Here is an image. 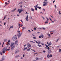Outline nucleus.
I'll return each mask as SVG.
<instances>
[{
  "mask_svg": "<svg viewBox=\"0 0 61 61\" xmlns=\"http://www.w3.org/2000/svg\"><path fill=\"white\" fill-rule=\"evenodd\" d=\"M10 49H8L7 50L6 48H4L2 50V52H3V54H4V53H5V51H6L7 50V51H9Z\"/></svg>",
  "mask_w": 61,
  "mask_h": 61,
  "instance_id": "obj_1",
  "label": "nucleus"
},
{
  "mask_svg": "<svg viewBox=\"0 0 61 61\" xmlns=\"http://www.w3.org/2000/svg\"><path fill=\"white\" fill-rule=\"evenodd\" d=\"M46 48L48 50V54H50V53H52V51H51V50H49L50 49L49 46L48 47H47Z\"/></svg>",
  "mask_w": 61,
  "mask_h": 61,
  "instance_id": "obj_2",
  "label": "nucleus"
},
{
  "mask_svg": "<svg viewBox=\"0 0 61 61\" xmlns=\"http://www.w3.org/2000/svg\"><path fill=\"white\" fill-rule=\"evenodd\" d=\"M18 12H19V13H21L22 11H24V9H18Z\"/></svg>",
  "mask_w": 61,
  "mask_h": 61,
  "instance_id": "obj_3",
  "label": "nucleus"
},
{
  "mask_svg": "<svg viewBox=\"0 0 61 61\" xmlns=\"http://www.w3.org/2000/svg\"><path fill=\"white\" fill-rule=\"evenodd\" d=\"M47 57L48 58H49V57H52V55L51 54H48L47 55Z\"/></svg>",
  "mask_w": 61,
  "mask_h": 61,
  "instance_id": "obj_4",
  "label": "nucleus"
},
{
  "mask_svg": "<svg viewBox=\"0 0 61 61\" xmlns=\"http://www.w3.org/2000/svg\"><path fill=\"white\" fill-rule=\"evenodd\" d=\"M14 39L13 40V41H15V39H17V36H16V35L15 37H13L12 38V39H14Z\"/></svg>",
  "mask_w": 61,
  "mask_h": 61,
  "instance_id": "obj_5",
  "label": "nucleus"
},
{
  "mask_svg": "<svg viewBox=\"0 0 61 61\" xmlns=\"http://www.w3.org/2000/svg\"><path fill=\"white\" fill-rule=\"evenodd\" d=\"M19 52V50H18V49H17L15 50V53L16 54L17 53H18Z\"/></svg>",
  "mask_w": 61,
  "mask_h": 61,
  "instance_id": "obj_6",
  "label": "nucleus"
},
{
  "mask_svg": "<svg viewBox=\"0 0 61 61\" xmlns=\"http://www.w3.org/2000/svg\"><path fill=\"white\" fill-rule=\"evenodd\" d=\"M46 19L47 20V21L45 23V24H46L47 23H48V22L47 21H48V20H49V19H48V18H47V17H46Z\"/></svg>",
  "mask_w": 61,
  "mask_h": 61,
  "instance_id": "obj_7",
  "label": "nucleus"
},
{
  "mask_svg": "<svg viewBox=\"0 0 61 61\" xmlns=\"http://www.w3.org/2000/svg\"><path fill=\"white\" fill-rule=\"evenodd\" d=\"M28 48H29V47H31V45L30 44H28Z\"/></svg>",
  "mask_w": 61,
  "mask_h": 61,
  "instance_id": "obj_8",
  "label": "nucleus"
},
{
  "mask_svg": "<svg viewBox=\"0 0 61 61\" xmlns=\"http://www.w3.org/2000/svg\"><path fill=\"white\" fill-rule=\"evenodd\" d=\"M36 43H38V44H40L41 43V42L40 41H39L38 42L36 41Z\"/></svg>",
  "mask_w": 61,
  "mask_h": 61,
  "instance_id": "obj_9",
  "label": "nucleus"
},
{
  "mask_svg": "<svg viewBox=\"0 0 61 61\" xmlns=\"http://www.w3.org/2000/svg\"><path fill=\"white\" fill-rule=\"evenodd\" d=\"M26 21H28V15H27L26 18H25Z\"/></svg>",
  "mask_w": 61,
  "mask_h": 61,
  "instance_id": "obj_10",
  "label": "nucleus"
},
{
  "mask_svg": "<svg viewBox=\"0 0 61 61\" xmlns=\"http://www.w3.org/2000/svg\"><path fill=\"white\" fill-rule=\"evenodd\" d=\"M10 42H11V41H10V40H8V42H7V44L6 45H9V43H10Z\"/></svg>",
  "mask_w": 61,
  "mask_h": 61,
  "instance_id": "obj_11",
  "label": "nucleus"
},
{
  "mask_svg": "<svg viewBox=\"0 0 61 61\" xmlns=\"http://www.w3.org/2000/svg\"><path fill=\"white\" fill-rule=\"evenodd\" d=\"M21 35V33H19V34H18L17 35V36H19H19H20Z\"/></svg>",
  "mask_w": 61,
  "mask_h": 61,
  "instance_id": "obj_12",
  "label": "nucleus"
},
{
  "mask_svg": "<svg viewBox=\"0 0 61 61\" xmlns=\"http://www.w3.org/2000/svg\"><path fill=\"white\" fill-rule=\"evenodd\" d=\"M48 3V2L47 1H46V2H43V3L44 4H47Z\"/></svg>",
  "mask_w": 61,
  "mask_h": 61,
  "instance_id": "obj_13",
  "label": "nucleus"
},
{
  "mask_svg": "<svg viewBox=\"0 0 61 61\" xmlns=\"http://www.w3.org/2000/svg\"><path fill=\"white\" fill-rule=\"evenodd\" d=\"M15 46H13L11 48V50H12L13 49H14V48H15Z\"/></svg>",
  "mask_w": 61,
  "mask_h": 61,
  "instance_id": "obj_14",
  "label": "nucleus"
},
{
  "mask_svg": "<svg viewBox=\"0 0 61 61\" xmlns=\"http://www.w3.org/2000/svg\"><path fill=\"white\" fill-rule=\"evenodd\" d=\"M47 35H48V36L50 38V37H51V36L50 35V34H47Z\"/></svg>",
  "mask_w": 61,
  "mask_h": 61,
  "instance_id": "obj_15",
  "label": "nucleus"
},
{
  "mask_svg": "<svg viewBox=\"0 0 61 61\" xmlns=\"http://www.w3.org/2000/svg\"><path fill=\"white\" fill-rule=\"evenodd\" d=\"M18 43V41L17 40H16L15 42V44L17 43Z\"/></svg>",
  "mask_w": 61,
  "mask_h": 61,
  "instance_id": "obj_16",
  "label": "nucleus"
},
{
  "mask_svg": "<svg viewBox=\"0 0 61 61\" xmlns=\"http://www.w3.org/2000/svg\"><path fill=\"white\" fill-rule=\"evenodd\" d=\"M2 59L1 60V61L0 60V61H3L4 60V57H2Z\"/></svg>",
  "mask_w": 61,
  "mask_h": 61,
  "instance_id": "obj_17",
  "label": "nucleus"
},
{
  "mask_svg": "<svg viewBox=\"0 0 61 61\" xmlns=\"http://www.w3.org/2000/svg\"><path fill=\"white\" fill-rule=\"evenodd\" d=\"M16 8L14 9V10H11V12H14V11H15V10H16Z\"/></svg>",
  "mask_w": 61,
  "mask_h": 61,
  "instance_id": "obj_18",
  "label": "nucleus"
},
{
  "mask_svg": "<svg viewBox=\"0 0 61 61\" xmlns=\"http://www.w3.org/2000/svg\"><path fill=\"white\" fill-rule=\"evenodd\" d=\"M52 45V44L50 42L49 43V44H48V46H51V45Z\"/></svg>",
  "mask_w": 61,
  "mask_h": 61,
  "instance_id": "obj_19",
  "label": "nucleus"
},
{
  "mask_svg": "<svg viewBox=\"0 0 61 61\" xmlns=\"http://www.w3.org/2000/svg\"><path fill=\"white\" fill-rule=\"evenodd\" d=\"M36 60H39V59H40V58H38L37 57H36Z\"/></svg>",
  "mask_w": 61,
  "mask_h": 61,
  "instance_id": "obj_20",
  "label": "nucleus"
},
{
  "mask_svg": "<svg viewBox=\"0 0 61 61\" xmlns=\"http://www.w3.org/2000/svg\"><path fill=\"white\" fill-rule=\"evenodd\" d=\"M30 49H31V48H29V49H28L27 50V51H29V50H30Z\"/></svg>",
  "mask_w": 61,
  "mask_h": 61,
  "instance_id": "obj_21",
  "label": "nucleus"
},
{
  "mask_svg": "<svg viewBox=\"0 0 61 61\" xmlns=\"http://www.w3.org/2000/svg\"><path fill=\"white\" fill-rule=\"evenodd\" d=\"M37 8H39V9H41V7H39L38 6L37 7Z\"/></svg>",
  "mask_w": 61,
  "mask_h": 61,
  "instance_id": "obj_22",
  "label": "nucleus"
},
{
  "mask_svg": "<svg viewBox=\"0 0 61 61\" xmlns=\"http://www.w3.org/2000/svg\"><path fill=\"white\" fill-rule=\"evenodd\" d=\"M38 46H39V47H42V46L41 45H39V44L38 45Z\"/></svg>",
  "mask_w": 61,
  "mask_h": 61,
  "instance_id": "obj_23",
  "label": "nucleus"
},
{
  "mask_svg": "<svg viewBox=\"0 0 61 61\" xmlns=\"http://www.w3.org/2000/svg\"><path fill=\"white\" fill-rule=\"evenodd\" d=\"M13 45H14V44L13 43L11 44V45H10V46L11 47H12V46H13Z\"/></svg>",
  "mask_w": 61,
  "mask_h": 61,
  "instance_id": "obj_24",
  "label": "nucleus"
},
{
  "mask_svg": "<svg viewBox=\"0 0 61 61\" xmlns=\"http://www.w3.org/2000/svg\"><path fill=\"white\" fill-rule=\"evenodd\" d=\"M6 16H4V19H3V20H5V19L6 18Z\"/></svg>",
  "mask_w": 61,
  "mask_h": 61,
  "instance_id": "obj_25",
  "label": "nucleus"
},
{
  "mask_svg": "<svg viewBox=\"0 0 61 61\" xmlns=\"http://www.w3.org/2000/svg\"><path fill=\"white\" fill-rule=\"evenodd\" d=\"M20 24L19 23V28H20Z\"/></svg>",
  "mask_w": 61,
  "mask_h": 61,
  "instance_id": "obj_26",
  "label": "nucleus"
},
{
  "mask_svg": "<svg viewBox=\"0 0 61 61\" xmlns=\"http://www.w3.org/2000/svg\"><path fill=\"white\" fill-rule=\"evenodd\" d=\"M31 11H33L34 12V9L31 8Z\"/></svg>",
  "mask_w": 61,
  "mask_h": 61,
  "instance_id": "obj_27",
  "label": "nucleus"
},
{
  "mask_svg": "<svg viewBox=\"0 0 61 61\" xmlns=\"http://www.w3.org/2000/svg\"><path fill=\"white\" fill-rule=\"evenodd\" d=\"M59 51L60 52V53H61V49H59Z\"/></svg>",
  "mask_w": 61,
  "mask_h": 61,
  "instance_id": "obj_28",
  "label": "nucleus"
},
{
  "mask_svg": "<svg viewBox=\"0 0 61 61\" xmlns=\"http://www.w3.org/2000/svg\"><path fill=\"white\" fill-rule=\"evenodd\" d=\"M41 36L42 38H44V36L43 35Z\"/></svg>",
  "mask_w": 61,
  "mask_h": 61,
  "instance_id": "obj_29",
  "label": "nucleus"
},
{
  "mask_svg": "<svg viewBox=\"0 0 61 61\" xmlns=\"http://www.w3.org/2000/svg\"><path fill=\"white\" fill-rule=\"evenodd\" d=\"M43 6H46V5H47V4H43Z\"/></svg>",
  "mask_w": 61,
  "mask_h": 61,
  "instance_id": "obj_30",
  "label": "nucleus"
},
{
  "mask_svg": "<svg viewBox=\"0 0 61 61\" xmlns=\"http://www.w3.org/2000/svg\"><path fill=\"white\" fill-rule=\"evenodd\" d=\"M14 27L13 26H12L10 27V28H12Z\"/></svg>",
  "mask_w": 61,
  "mask_h": 61,
  "instance_id": "obj_31",
  "label": "nucleus"
},
{
  "mask_svg": "<svg viewBox=\"0 0 61 61\" xmlns=\"http://www.w3.org/2000/svg\"><path fill=\"white\" fill-rule=\"evenodd\" d=\"M22 4V2H20L19 4H19Z\"/></svg>",
  "mask_w": 61,
  "mask_h": 61,
  "instance_id": "obj_32",
  "label": "nucleus"
},
{
  "mask_svg": "<svg viewBox=\"0 0 61 61\" xmlns=\"http://www.w3.org/2000/svg\"><path fill=\"white\" fill-rule=\"evenodd\" d=\"M30 42H32V43H35V42H33V41H30Z\"/></svg>",
  "mask_w": 61,
  "mask_h": 61,
  "instance_id": "obj_33",
  "label": "nucleus"
},
{
  "mask_svg": "<svg viewBox=\"0 0 61 61\" xmlns=\"http://www.w3.org/2000/svg\"><path fill=\"white\" fill-rule=\"evenodd\" d=\"M33 38L34 39H36V37H33Z\"/></svg>",
  "mask_w": 61,
  "mask_h": 61,
  "instance_id": "obj_34",
  "label": "nucleus"
},
{
  "mask_svg": "<svg viewBox=\"0 0 61 61\" xmlns=\"http://www.w3.org/2000/svg\"><path fill=\"white\" fill-rule=\"evenodd\" d=\"M6 40H7L6 39H5L4 40V42H6Z\"/></svg>",
  "mask_w": 61,
  "mask_h": 61,
  "instance_id": "obj_35",
  "label": "nucleus"
},
{
  "mask_svg": "<svg viewBox=\"0 0 61 61\" xmlns=\"http://www.w3.org/2000/svg\"><path fill=\"white\" fill-rule=\"evenodd\" d=\"M22 28L23 30H24V29H25V27L24 28L23 27Z\"/></svg>",
  "mask_w": 61,
  "mask_h": 61,
  "instance_id": "obj_36",
  "label": "nucleus"
},
{
  "mask_svg": "<svg viewBox=\"0 0 61 61\" xmlns=\"http://www.w3.org/2000/svg\"><path fill=\"white\" fill-rule=\"evenodd\" d=\"M42 17V18L44 20H45V18H44V17Z\"/></svg>",
  "mask_w": 61,
  "mask_h": 61,
  "instance_id": "obj_37",
  "label": "nucleus"
},
{
  "mask_svg": "<svg viewBox=\"0 0 61 61\" xmlns=\"http://www.w3.org/2000/svg\"><path fill=\"white\" fill-rule=\"evenodd\" d=\"M43 53H46V51H43Z\"/></svg>",
  "mask_w": 61,
  "mask_h": 61,
  "instance_id": "obj_38",
  "label": "nucleus"
},
{
  "mask_svg": "<svg viewBox=\"0 0 61 61\" xmlns=\"http://www.w3.org/2000/svg\"><path fill=\"white\" fill-rule=\"evenodd\" d=\"M41 44L42 45H44V44L43 43H42Z\"/></svg>",
  "mask_w": 61,
  "mask_h": 61,
  "instance_id": "obj_39",
  "label": "nucleus"
},
{
  "mask_svg": "<svg viewBox=\"0 0 61 61\" xmlns=\"http://www.w3.org/2000/svg\"><path fill=\"white\" fill-rule=\"evenodd\" d=\"M43 11H45V9H44V8L43 9Z\"/></svg>",
  "mask_w": 61,
  "mask_h": 61,
  "instance_id": "obj_40",
  "label": "nucleus"
},
{
  "mask_svg": "<svg viewBox=\"0 0 61 61\" xmlns=\"http://www.w3.org/2000/svg\"><path fill=\"white\" fill-rule=\"evenodd\" d=\"M34 7H35V8H36V7H37V6L36 5L35 6H34Z\"/></svg>",
  "mask_w": 61,
  "mask_h": 61,
  "instance_id": "obj_41",
  "label": "nucleus"
},
{
  "mask_svg": "<svg viewBox=\"0 0 61 61\" xmlns=\"http://www.w3.org/2000/svg\"><path fill=\"white\" fill-rule=\"evenodd\" d=\"M35 9L36 10H37V8H36Z\"/></svg>",
  "mask_w": 61,
  "mask_h": 61,
  "instance_id": "obj_42",
  "label": "nucleus"
},
{
  "mask_svg": "<svg viewBox=\"0 0 61 61\" xmlns=\"http://www.w3.org/2000/svg\"><path fill=\"white\" fill-rule=\"evenodd\" d=\"M50 20H51V21H52V19H51V18H50Z\"/></svg>",
  "mask_w": 61,
  "mask_h": 61,
  "instance_id": "obj_43",
  "label": "nucleus"
},
{
  "mask_svg": "<svg viewBox=\"0 0 61 61\" xmlns=\"http://www.w3.org/2000/svg\"><path fill=\"white\" fill-rule=\"evenodd\" d=\"M43 28V29H44V30H45L46 29V28Z\"/></svg>",
  "mask_w": 61,
  "mask_h": 61,
  "instance_id": "obj_44",
  "label": "nucleus"
},
{
  "mask_svg": "<svg viewBox=\"0 0 61 61\" xmlns=\"http://www.w3.org/2000/svg\"><path fill=\"white\" fill-rule=\"evenodd\" d=\"M16 57H19V55H18L16 56Z\"/></svg>",
  "mask_w": 61,
  "mask_h": 61,
  "instance_id": "obj_45",
  "label": "nucleus"
},
{
  "mask_svg": "<svg viewBox=\"0 0 61 61\" xmlns=\"http://www.w3.org/2000/svg\"><path fill=\"white\" fill-rule=\"evenodd\" d=\"M5 4H6L7 5V2H5Z\"/></svg>",
  "mask_w": 61,
  "mask_h": 61,
  "instance_id": "obj_46",
  "label": "nucleus"
},
{
  "mask_svg": "<svg viewBox=\"0 0 61 61\" xmlns=\"http://www.w3.org/2000/svg\"><path fill=\"white\" fill-rule=\"evenodd\" d=\"M34 30H36V28H34Z\"/></svg>",
  "mask_w": 61,
  "mask_h": 61,
  "instance_id": "obj_47",
  "label": "nucleus"
},
{
  "mask_svg": "<svg viewBox=\"0 0 61 61\" xmlns=\"http://www.w3.org/2000/svg\"><path fill=\"white\" fill-rule=\"evenodd\" d=\"M58 40H59V39H58L57 40V41H56V42H57V41H58Z\"/></svg>",
  "mask_w": 61,
  "mask_h": 61,
  "instance_id": "obj_48",
  "label": "nucleus"
},
{
  "mask_svg": "<svg viewBox=\"0 0 61 61\" xmlns=\"http://www.w3.org/2000/svg\"><path fill=\"white\" fill-rule=\"evenodd\" d=\"M18 33H20V31H18Z\"/></svg>",
  "mask_w": 61,
  "mask_h": 61,
  "instance_id": "obj_49",
  "label": "nucleus"
},
{
  "mask_svg": "<svg viewBox=\"0 0 61 61\" xmlns=\"http://www.w3.org/2000/svg\"><path fill=\"white\" fill-rule=\"evenodd\" d=\"M55 2V0L53 1V3H54V2Z\"/></svg>",
  "mask_w": 61,
  "mask_h": 61,
  "instance_id": "obj_50",
  "label": "nucleus"
},
{
  "mask_svg": "<svg viewBox=\"0 0 61 61\" xmlns=\"http://www.w3.org/2000/svg\"><path fill=\"white\" fill-rule=\"evenodd\" d=\"M24 55L23 56V57H24L25 56V54H24Z\"/></svg>",
  "mask_w": 61,
  "mask_h": 61,
  "instance_id": "obj_51",
  "label": "nucleus"
},
{
  "mask_svg": "<svg viewBox=\"0 0 61 61\" xmlns=\"http://www.w3.org/2000/svg\"><path fill=\"white\" fill-rule=\"evenodd\" d=\"M52 34H53V33H51L50 34V35H52Z\"/></svg>",
  "mask_w": 61,
  "mask_h": 61,
  "instance_id": "obj_52",
  "label": "nucleus"
},
{
  "mask_svg": "<svg viewBox=\"0 0 61 61\" xmlns=\"http://www.w3.org/2000/svg\"><path fill=\"white\" fill-rule=\"evenodd\" d=\"M55 7H56V5H55Z\"/></svg>",
  "mask_w": 61,
  "mask_h": 61,
  "instance_id": "obj_53",
  "label": "nucleus"
},
{
  "mask_svg": "<svg viewBox=\"0 0 61 61\" xmlns=\"http://www.w3.org/2000/svg\"><path fill=\"white\" fill-rule=\"evenodd\" d=\"M25 49H27V47H25Z\"/></svg>",
  "mask_w": 61,
  "mask_h": 61,
  "instance_id": "obj_54",
  "label": "nucleus"
},
{
  "mask_svg": "<svg viewBox=\"0 0 61 61\" xmlns=\"http://www.w3.org/2000/svg\"><path fill=\"white\" fill-rule=\"evenodd\" d=\"M38 53H35L34 54H37Z\"/></svg>",
  "mask_w": 61,
  "mask_h": 61,
  "instance_id": "obj_55",
  "label": "nucleus"
},
{
  "mask_svg": "<svg viewBox=\"0 0 61 61\" xmlns=\"http://www.w3.org/2000/svg\"><path fill=\"white\" fill-rule=\"evenodd\" d=\"M5 25V22L4 23V25Z\"/></svg>",
  "mask_w": 61,
  "mask_h": 61,
  "instance_id": "obj_56",
  "label": "nucleus"
},
{
  "mask_svg": "<svg viewBox=\"0 0 61 61\" xmlns=\"http://www.w3.org/2000/svg\"><path fill=\"white\" fill-rule=\"evenodd\" d=\"M20 25H21V26H23V25L22 24H20Z\"/></svg>",
  "mask_w": 61,
  "mask_h": 61,
  "instance_id": "obj_57",
  "label": "nucleus"
},
{
  "mask_svg": "<svg viewBox=\"0 0 61 61\" xmlns=\"http://www.w3.org/2000/svg\"><path fill=\"white\" fill-rule=\"evenodd\" d=\"M21 22H22V23H23V21H22V20H21Z\"/></svg>",
  "mask_w": 61,
  "mask_h": 61,
  "instance_id": "obj_58",
  "label": "nucleus"
},
{
  "mask_svg": "<svg viewBox=\"0 0 61 61\" xmlns=\"http://www.w3.org/2000/svg\"><path fill=\"white\" fill-rule=\"evenodd\" d=\"M47 47H48V46L46 45V47L47 48Z\"/></svg>",
  "mask_w": 61,
  "mask_h": 61,
  "instance_id": "obj_59",
  "label": "nucleus"
},
{
  "mask_svg": "<svg viewBox=\"0 0 61 61\" xmlns=\"http://www.w3.org/2000/svg\"><path fill=\"white\" fill-rule=\"evenodd\" d=\"M1 53V55H2V53H3V52H1V53H0V54Z\"/></svg>",
  "mask_w": 61,
  "mask_h": 61,
  "instance_id": "obj_60",
  "label": "nucleus"
},
{
  "mask_svg": "<svg viewBox=\"0 0 61 61\" xmlns=\"http://www.w3.org/2000/svg\"><path fill=\"white\" fill-rule=\"evenodd\" d=\"M41 36H39V38H41Z\"/></svg>",
  "mask_w": 61,
  "mask_h": 61,
  "instance_id": "obj_61",
  "label": "nucleus"
},
{
  "mask_svg": "<svg viewBox=\"0 0 61 61\" xmlns=\"http://www.w3.org/2000/svg\"><path fill=\"white\" fill-rule=\"evenodd\" d=\"M51 32H54V31H51Z\"/></svg>",
  "mask_w": 61,
  "mask_h": 61,
  "instance_id": "obj_62",
  "label": "nucleus"
},
{
  "mask_svg": "<svg viewBox=\"0 0 61 61\" xmlns=\"http://www.w3.org/2000/svg\"><path fill=\"white\" fill-rule=\"evenodd\" d=\"M54 21H56V20H55V19H54Z\"/></svg>",
  "mask_w": 61,
  "mask_h": 61,
  "instance_id": "obj_63",
  "label": "nucleus"
},
{
  "mask_svg": "<svg viewBox=\"0 0 61 61\" xmlns=\"http://www.w3.org/2000/svg\"><path fill=\"white\" fill-rule=\"evenodd\" d=\"M33 61H36V60H33Z\"/></svg>",
  "mask_w": 61,
  "mask_h": 61,
  "instance_id": "obj_64",
  "label": "nucleus"
}]
</instances>
